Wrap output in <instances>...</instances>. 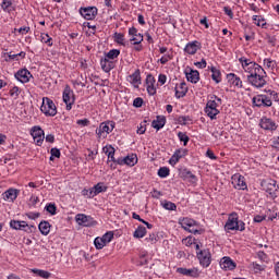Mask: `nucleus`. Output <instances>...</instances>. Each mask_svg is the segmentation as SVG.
I'll return each instance as SVG.
<instances>
[{
    "label": "nucleus",
    "instance_id": "1",
    "mask_svg": "<svg viewBox=\"0 0 279 279\" xmlns=\"http://www.w3.org/2000/svg\"><path fill=\"white\" fill-rule=\"evenodd\" d=\"M239 62L244 71L247 73L246 80L253 88H265L267 85V72L260 64L245 58L241 57Z\"/></svg>",
    "mask_w": 279,
    "mask_h": 279
},
{
    "label": "nucleus",
    "instance_id": "2",
    "mask_svg": "<svg viewBox=\"0 0 279 279\" xmlns=\"http://www.w3.org/2000/svg\"><path fill=\"white\" fill-rule=\"evenodd\" d=\"M225 232H245V222L239 220V214L231 213L225 223Z\"/></svg>",
    "mask_w": 279,
    "mask_h": 279
},
{
    "label": "nucleus",
    "instance_id": "3",
    "mask_svg": "<svg viewBox=\"0 0 279 279\" xmlns=\"http://www.w3.org/2000/svg\"><path fill=\"white\" fill-rule=\"evenodd\" d=\"M222 100L216 95L209 96L206 107H205V114L209 117V119L214 120L217 119V114H219L221 108Z\"/></svg>",
    "mask_w": 279,
    "mask_h": 279
},
{
    "label": "nucleus",
    "instance_id": "4",
    "mask_svg": "<svg viewBox=\"0 0 279 279\" xmlns=\"http://www.w3.org/2000/svg\"><path fill=\"white\" fill-rule=\"evenodd\" d=\"M179 225L186 232H191V234H199V230L197 229L199 228V223L193 218L181 217L179 218Z\"/></svg>",
    "mask_w": 279,
    "mask_h": 279
},
{
    "label": "nucleus",
    "instance_id": "5",
    "mask_svg": "<svg viewBox=\"0 0 279 279\" xmlns=\"http://www.w3.org/2000/svg\"><path fill=\"white\" fill-rule=\"evenodd\" d=\"M40 112H43L45 117H56V114H58V107H56V102H53L51 98L44 97L40 106Z\"/></svg>",
    "mask_w": 279,
    "mask_h": 279
},
{
    "label": "nucleus",
    "instance_id": "6",
    "mask_svg": "<svg viewBox=\"0 0 279 279\" xmlns=\"http://www.w3.org/2000/svg\"><path fill=\"white\" fill-rule=\"evenodd\" d=\"M62 99L65 104V110H73V106H75V92L71 88V85H65L62 92Z\"/></svg>",
    "mask_w": 279,
    "mask_h": 279
},
{
    "label": "nucleus",
    "instance_id": "7",
    "mask_svg": "<svg viewBox=\"0 0 279 279\" xmlns=\"http://www.w3.org/2000/svg\"><path fill=\"white\" fill-rule=\"evenodd\" d=\"M114 130V122L106 121L99 124V128L96 130V134L98 138H108V134H110Z\"/></svg>",
    "mask_w": 279,
    "mask_h": 279
},
{
    "label": "nucleus",
    "instance_id": "8",
    "mask_svg": "<svg viewBox=\"0 0 279 279\" xmlns=\"http://www.w3.org/2000/svg\"><path fill=\"white\" fill-rule=\"evenodd\" d=\"M196 256L199 260L201 267L208 268L210 267V263H213V254H210V250L204 248L199 252H196Z\"/></svg>",
    "mask_w": 279,
    "mask_h": 279
},
{
    "label": "nucleus",
    "instance_id": "9",
    "mask_svg": "<svg viewBox=\"0 0 279 279\" xmlns=\"http://www.w3.org/2000/svg\"><path fill=\"white\" fill-rule=\"evenodd\" d=\"M112 239H114V232L109 231L105 233L101 238H96L94 240V245L96 250H104L108 245V243L112 241Z\"/></svg>",
    "mask_w": 279,
    "mask_h": 279
},
{
    "label": "nucleus",
    "instance_id": "10",
    "mask_svg": "<svg viewBox=\"0 0 279 279\" xmlns=\"http://www.w3.org/2000/svg\"><path fill=\"white\" fill-rule=\"evenodd\" d=\"M31 136H33V141L38 147L43 146V143H45V131L38 125L31 129Z\"/></svg>",
    "mask_w": 279,
    "mask_h": 279
},
{
    "label": "nucleus",
    "instance_id": "11",
    "mask_svg": "<svg viewBox=\"0 0 279 279\" xmlns=\"http://www.w3.org/2000/svg\"><path fill=\"white\" fill-rule=\"evenodd\" d=\"M252 101L253 106H256V108H271V106H274V102H271L269 97L265 96V94L254 96Z\"/></svg>",
    "mask_w": 279,
    "mask_h": 279
},
{
    "label": "nucleus",
    "instance_id": "12",
    "mask_svg": "<svg viewBox=\"0 0 279 279\" xmlns=\"http://www.w3.org/2000/svg\"><path fill=\"white\" fill-rule=\"evenodd\" d=\"M231 184L233 189H236L238 191H247L245 177H243L241 173H235L231 177Z\"/></svg>",
    "mask_w": 279,
    "mask_h": 279
},
{
    "label": "nucleus",
    "instance_id": "13",
    "mask_svg": "<svg viewBox=\"0 0 279 279\" xmlns=\"http://www.w3.org/2000/svg\"><path fill=\"white\" fill-rule=\"evenodd\" d=\"M98 12L99 10L97 9V7H82L80 9V14L81 16H83V19H85V21H95Z\"/></svg>",
    "mask_w": 279,
    "mask_h": 279
},
{
    "label": "nucleus",
    "instance_id": "14",
    "mask_svg": "<svg viewBox=\"0 0 279 279\" xmlns=\"http://www.w3.org/2000/svg\"><path fill=\"white\" fill-rule=\"evenodd\" d=\"M75 221L76 223H78V226H83L84 228H90L93 226H97V222L95 221V219L85 214H77L75 216Z\"/></svg>",
    "mask_w": 279,
    "mask_h": 279
},
{
    "label": "nucleus",
    "instance_id": "15",
    "mask_svg": "<svg viewBox=\"0 0 279 279\" xmlns=\"http://www.w3.org/2000/svg\"><path fill=\"white\" fill-rule=\"evenodd\" d=\"M227 81L228 84L231 88H233V90H239L241 88H243V81L241 80V77L234 73H229L227 74Z\"/></svg>",
    "mask_w": 279,
    "mask_h": 279
},
{
    "label": "nucleus",
    "instance_id": "16",
    "mask_svg": "<svg viewBox=\"0 0 279 279\" xmlns=\"http://www.w3.org/2000/svg\"><path fill=\"white\" fill-rule=\"evenodd\" d=\"M202 49V43H199L198 40H193V41H189L183 51L185 53V56H195V53H197V51H199Z\"/></svg>",
    "mask_w": 279,
    "mask_h": 279
},
{
    "label": "nucleus",
    "instance_id": "17",
    "mask_svg": "<svg viewBox=\"0 0 279 279\" xmlns=\"http://www.w3.org/2000/svg\"><path fill=\"white\" fill-rule=\"evenodd\" d=\"M138 162V156L136 154H131L128 155L124 158H118L117 159V165H120L123 167V165H126V167H134Z\"/></svg>",
    "mask_w": 279,
    "mask_h": 279
},
{
    "label": "nucleus",
    "instance_id": "18",
    "mask_svg": "<svg viewBox=\"0 0 279 279\" xmlns=\"http://www.w3.org/2000/svg\"><path fill=\"white\" fill-rule=\"evenodd\" d=\"M259 125L262 130H266L268 132H276V130H278V124H276V121L267 117L260 119Z\"/></svg>",
    "mask_w": 279,
    "mask_h": 279
},
{
    "label": "nucleus",
    "instance_id": "19",
    "mask_svg": "<svg viewBox=\"0 0 279 279\" xmlns=\"http://www.w3.org/2000/svg\"><path fill=\"white\" fill-rule=\"evenodd\" d=\"M129 36L133 45H141L143 43V34L138 33V29L134 26L129 28Z\"/></svg>",
    "mask_w": 279,
    "mask_h": 279
},
{
    "label": "nucleus",
    "instance_id": "20",
    "mask_svg": "<svg viewBox=\"0 0 279 279\" xmlns=\"http://www.w3.org/2000/svg\"><path fill=\"white\" fill-rule=\"evenodd\" d=\"M220 267L225 271H234L236 269V263L232 258L225 256L220 259Z\"/></svg>",
    "mask_w": 279,
    "mask_h": 279
},
{
    "label": "nucleus",
    "instance_id": "21",
    "mask_svg": "<svg viewBox=\"0 0 279 279\" xmlns=\"http://www.w3.org/2000/svg\"><path fill=\"white\" fill-rule=\"evenodd\" d=\"M145 84H146V90H147L148 95H150V96L156 95V92H157L156 77H154V75H151V74H148L146 76Z\"/></svg>",
    "mask_w": 279,
    "mask_h": 279
},
{
    "label": "nucleus",
    "instance_id": "22",
    "mask_svg": "<svg viewBox=\"0 0 279 279\" xmlns=\"http://www.w3.org/2000/svg\"><path fill=\"white\" fill-rule=\"evenodd\" d=\"M174 90V97H177V99H182V97H186V93H189V86H186V82H181L175 85Z\"/></svg>",
    "mask_w": 279,
    "mask_h": 279
},
{
    "label": "nucleus",
    "instance_id": "23",
    "mask_svg": "<svg viewBox=\"0 0 279 279\" xmlns=\"http://www.w3.org/2000/svg\"><path fill=\"white\" fill-rule=\"evenodd\" d=\"M126 82H130L133 85V87L140 88V86L142 84L141 70L137 69V70H135L134 73L129 75L126 77Z\"/></svg>",
    "mask_w": 279,
    "mask_h": 279
},
{
    "label": "nucleus",
    "instance_id": "24",
    "mask_svg": "<svg viewBox=\"0 0 279 279\" xmlns=\"http://www.w3.org/2000/svg\"><path fill=\"white\" fill-rule=\"evenodd\" d=\"M185 77L191 84H197V82H199V71L186 68Z\"/></svg>",
    "mask_w": 279,
    "mask_h": 279
},
{
    "label": "nucleus",
    "instance_id": "25",
    "mask_svg": "<svg viewBox=\"0 0 279 279\" xmlns=\"http://www.w3.org/2000/svg\"><path fill=\"white\" fill-rule=\"evenodd\" d=\"M15 77L22 84H27L32 77V72H29L27 69H22L15 73Z\"/></svg>",
    "mask_w": 279,
    "mask_h": 279
},
{
    "label": "nucleus",
    "instance_id": "26",
    "mask_svg": "<svg viewBox=\"0 0 279 279\" xmlns=\"http://www.w3.org/2000/svg\"><path fill=\"white\" fill-rule=\"evenodd\" d=\"M177 272L182 276H190V278H199L202 274L197 268H178Z\"/></svg>",
    "mask_w": 279,
    "mask_h": 279
},
{
    "label": "nucleus",
    "instance_id": "27",
    "mask_svg": "<svg viewBox=\"0 0 279 279\" xmlns=\"http://www.w3.org/2000/svg\"><path fill=\"white\" fill-rule=\"evenodd\" d=\"M19 193H21V191L11 187L2 193V198L4 199V202H14L16 197H19Z\"/></svg>",
    "mask_w": 279,
    "mask_h": 279
},
{
    "label": "nucleus",
    "instance_id": "28",
    "mask_svg": "<svg viewBox=\"0 0 279 279\" xmlns=\"http://www.w3.org/2000/svg\"><path fill=\"white\" fill-rule=\"evenodd\" d=\"M186 154H189V150H186L184 148L175 150L169 160L170 165H172V166L178 165V162H180L181 158H184V156H186Z\"/></svg>",
    "mask_w": 279,
    "mask_h": 279
},
{
    "label": "nucleus",
    "instance_id": "29",
    "mask_svg": "<svg viewBox=\"0 0 279 279\" xmlns=\"http://www.w3.org/2000/svg\"><path fill=\"white\" fill-rule=\"evenodd\" d=\"M181 178L182 180H186L187 182H191V184H195L197 182V177L191 172L189 169H183L181 171Z\"/></svg>",
    "mask_w": 279,
    "mask_h": 279
},
{
    "label": "nucleus",
    "instance_id": "30",
    "mask_svg": "<svg viewBox=\"0 0 279 279\" xmlns=\"http://www.w3.org/2000/svg\"><path fill=\"white\" fill-rule=\"evenodd\" d=\"M253 23L256 27H262V29H267V20L263 15H253L252 16Z\"/></svg>",
    "mask_w": 279,
    "mask_h": 279
},
{
    "label": "nucleus",
    "instance_id": "31",
    "mask_svg": "<svg viewBox=\"0 0 279 279\" xmlns=\"http://www.w3.org/2000/svg\"><path fill=\"white\" fill-rule=\"evenodd\" d=\"M100 66L105 73H110L114 69V63L105 57L100 60Z\"/></svg>",
    "mask_w": 279,
    "mask_h": 279
},
{
    "label": "nucleus",
    "instance_id": "32",
    "mask_svg": "<svg viewBox=\"0 0 279 279\" xmlns=\"http://www.w3.org/2000/svg\"><path fill=\"white\" fill-rule=\"evenodd\" d=\"M251 271H253V274H263V271H265V269L267 268V266H265V264H263V262L258 263V262H253L250 267Z\"/></svg>",
    "mask_w": 279,
    "mask_h": 279
},
{
    "label": "nucleus",
    "instance_id": "33",
    "mask_svg": "<svg viewBox=\"0 0 279 279\" xmlns=\"http://www.w3.org/2000/svg\"><path fill=\"white\" fill-rule=\"evenodd\" d=\"M104 154H106V156H108V160H110L111 162H114L117 165V159L114 158V147H112V145H107L102 148Z\"/></svg>",
    "mask_w": 279,
    "mask_h": 279
},
{
    "label": "nucleus",
    "instance_id": "34",
    "mask_svg": "<svg viewBox=\"0 0 279 279\" xmlns=\"http://www.w3.org/2000/svg\"><path fill=\"white\" fill-rule=\"evenodd\" d=\"M40 233L44 236H47L49 234V232H51V225L49 223V221H41L38 226Z\"/></svg>",
    "mask_w": 279,
    "mask_h": 279
},
{
    "label": "nucleus",
    "instance_id": "35",
    "mask_svg": "<svg viewBox=\"0 0 279 279\" xmlns=\"http://www.w3.org/2000/svg\"><path fill=\"white\" fill-rule=\"evenodd\" d=\"M209 70L211 71V80L216 82V84H220L221 82V70L215 66H210Z\"/></svg>",
    "mask_w": 279,
    "mask_h": 279
},
{
    "label": "nucleus",
    "instance_id": "36",
    "mask_svg": "<svg viewBox=\"0 0 279 279\" xmlns=\"http://www.w3.org/2000/svg\"><path fill=\"white\" fill-rule=\"evenodd\" d=\"M165 123H167V119L158 116L157 119L153 121L151 125L155 130H162V128H165Z\"/></svg>",
    "mask_w": 279,
    "mask_h": 279
},
{
    "label": "nucleus",
    "instance_id": "37",
    "mask_svg": "<svg viewBox=\"0 0 279 279\" xmlns=\"http://www.w3.org/2000/svg\"><path fill=\"white\" fill-rule=\"evenodd\" d=\"M264 96L268 97V99L271 101V104H274V101L278 102L279 101V94L278 92L274 90V89H265Z\"/></svg>",
    "mask_w": 279,
    "mask_h": 279
},
{
    "label": "nucleus",
    "instance_id": "38",
    "mask_svg": "<svg viewBox=\"0 0 279 279\" xmlns=\"http://www.w3.org/2000/svg\"><path fill=\"white\" fill-rule=\"evenodd\" d=\"M147 234V228L138 226L133 233L134 239H143Z\"/></svg>",
    "mask_w": 279,
    "mask_h": 279
},
{
    "label": "nucleus",
    "instance_id": "39",
    "mask_svg": "<svg viewBox=\"0 0 279 279\" xmlns=\"http://www.w3.org/2000/svg\"><path fill=\"white\" fill-rule=\"evenodd\" d=\"M32 274H35L36 276H39V278L49 279L51 278V272L38 268H34L31 270Z\"/></svg>",
    "mask_w": 279,
    "mask_h": 279
},
{
    "label": "nucleus",
    "instance_id": "40",
    "mask_svg": "<svg viewBox=\"0 0 279 279\" xmlns=\"http://www.w3.org/2000/svg\"><path fill=\"white\" fill-rule=\"evenodd\" d=\"M119 56H121V50L119 49H111L109 52L105 53V58H107V60H110L111 62L112 60H117Z\"/></svg>",
    "mask_w": 279,
    "mask_h": 279
},
{
    "label": "nucleus",
    "instance_id": "41",
    "mask_svg": "<svg viewBox=\"0 0 279 279\" xmlns=\"http://www.w3.org/2000/svg\"><path fill=\"white\" fill-rule=\"evenodd\" d=\"M113 40H114V43H117V45H121L122 47H125V34L114 33Z\"/></svg>",
    "mask_w": 279,
    "mask_h": 279
},
{
    "label": "nucleus",
    "instance_id": "42",
    "mask_svg": "<svg viewBox=\"0 0 279 279\" xmlns=\"http://www.w3.org/2000/svg\"><path fill=\"white\" fill-rule=\"evenodd\" d=\"M1 8L3 12H14V7H12V0H2Z\"/></svg>",
    "mask_w": 279,
    "mask_h": 279
},
{
    "label": "nucleus",
    "instance_id": "43",
    "mask_svg": "<svg viewBox=\"0 0 279 279\" xmlns=\"http://www.w3.org/2000/svg\"><path fill=\"white\" fill-rule=\"evenodd\" d=\"M94 190V194L97 196L99 193H106L108 191V186H106L104 183H97L92 187Z\"/></svg>",
    "mask_w": 279,
    "mask_h": 279
},
{
    "label": "nucleus",
    "instance_id": "44",
    "mask_svg": "<svg viewBox=\"0 0 279 279\" xmlns=\"http://www.w3.org/2000/svg\"><path fill=\"white\" fill-rule=\"evenodd\" d=\"M40 40L41 43H44V45H47L48 47H53V38H51L49 34L41 33Z\"/></svg>",
    "mask_w": 279,
    "mask_h": 279
},
{
    "label": "nucleus",
    "instance_id": "45",
    "mask_svg": "<svg viewBox=\"0 0 279 279\" xmlns=\"http://www.w3.org/2000/svg\"><path fill=\"white\" fill-rule=\"evenodd\" d=\"M276 65H277L276 60H274L271 58L264 59L265 69H269L270 71H274Z\"/></svg>",
    "mask_w": 279,
    "mask_h": 279
},
{
    "label": "nucleus",
    "instance_id": "46",
    "mask_svg": "<svg viewBox=\"0 0 279 279\" xmlns=\"http://www.w3.org/2000/svg\"><path fill=\"white\" fill-rule=\"evenodd\" d=\"M178 138L179 141H181V143H183L184 147H186V145H189V141H191V138H189V135H186V133L184 132H179Z\"/></svg>",
    "mask_w": 279,
    "mask_h": 279
},
{
    "label": "nucleus",
    "instance_id": "47",
    "mask_svg": "<svg viewBox=\"0 0 279 279\" xmlns=\"http://www.w3.org/2000/svg\"><path fill=\"white\" fill-rule=\"evenodd\" d=\"M10 97H14V99L19 98L21 95V88L19 86H12L9 90Z\"/></svg>",
    "mask_w": 279,
    "mask_h": 279
},
{
    "label": "nucleus",
    "instance_id": "48",
    "mask_svg": "<svg viewBox=\"0 0 279 279\" xmlns=\"http://www.w3.org/2000/svg\"><path fill=\"white\" fill-rule=\"evenodd\" d=\"M182 244L186 247H191V245H195V238L192 235H189L187 238H184L182 240Z\"/></svg>",
    "mask_w": 279,
    "mask_h": 279
},
{
    "label": "nucleus",
    "instance_id": "49",
    "mask_svg": "<svg viewBox=\"0 0 279 279\" xmlns=\"http://www.w3.org/2000/svg\"><path fill=\"white\" fill-rule=\"evenodd\" d=\"M162 208H165L166 210H178V206L175 205V203H171L169 201L162 203Z\"/></svg>",
    "mask_w": 279,
    "mask_h": 279
},
{
    "label": "nucleus",
    "instance_id": "50",
    "mask_svg": "<svg viewBox=\"0 0 279 279\" xmlns=\"http://www.w3.org/2000/svg\"><path fill=\"white\" fill-rule=\"evenodd\" d=\"M169 173H171V170L168 167H161L158 170L159 178H168Z\"/></svg>",
    "mask_w": 279,
    "mask_h": 279
},
{
    "label": "nucleus",
    "instance_id": "51",
    "mask_svg": "<svg viewBox=\"0 0 279 279\" xmlns=\"http://www.w3.org/2000/svg\"><path fill=\"white\" fill-rule=\"evenodd\" d=\"M82 195H83V197H88L89 199H93V197H96L95 191L93 190V187L89 190L84 189L82 191Z\"/></svg>",
    "mask_w": 279,
    "mask_h": 279
},
{
    "label": "nucleus",
    "instance_id": "52",
    "mask_svg": "<svg viewBox=\"0 0 279 279\" xmlns=\"http://www.w3.org/2000/svg\"><path fill=\"white\" fill-rule=\"evenodd\" d=\"M137 134H145L147 132V121H143L137 126Z\"/></svg>",
    "mask_w": 279,
    "mask_h": 279
},
{
    "label": "nucleus",
    "instance_id": "53",
    "mask_svg": "<svg viewBox=\"0 0 279 279\" xmlns=\"http://www.w3.org/2000/svg\"><path fill=\"white\" fill-rule=\"evenodd\" d=\"M16 32H17L19 34H21V36H25V35H27V34H29L31 28H29V26H24V27H21V28H19V29L14 28V34H16Z\"/></svg>",
    "mask_w": 279,
    "mask_h": 279
},
{
    "label": "nucleus",
    "instance_id": "54",
    "mask_svg": "<svg viewBox=\"0 0 279 279\" xmlns=\"http://www.w3.org/2000/svg\"><path fill=\"white\" fill-rule=\"evenodd\" d=\"M45 208L47 213H49L50 215H56V211L58 210V208L56 207V204H52V203L46 205Z\"/></svg>",
    "mask_w": 279,
    "mask_h": 279
},
{
    "label": "nucleus",
    "instance_id": "55",
    "mask_svg": "<svg viewBox=\"0 0 279 279\" xmlns=\"http://www.w3.org/2000/svg\"><path fill=\"white\" fill-rule=\"evenodd\" d=\"M50 154V160H53V158H60L61 156L60 149L58 148H51Z\"/></svg>",
    "mask_w": 279,
    "mask_h": 279
},
{
    "label": "nucleus",
    "instance_id": "56",
    "mask_svg": "<svg viewBox=\"0 0 279 279\" xmlns=\"http://www.w3.org/2000/svg\"><path fill=\"white\" fill-rule=\"evenodd\" d=\"M169 60H173V56H171V54H163L159 59V62H160V64H167V62H169Z\"/></svg>",
    "mask_w": 279,
    "mask_h": 279
},
{
    "label": "nucleus",
    "instance_id": "57",
    "mask_svg": "<svg viewBox=\"0 0 279 279\" xmlns=\"http://www.w3.org/2000/svg\"><path fill=\"white\" fill-rule=\"evenodd\" d=\"M144 100L141 97H137L133 100L134 108H143Z\"/></svg>",
    "mask_w": 279,
    "mask_h": 279
},
{
    "label": "nucleus",
    "instance_id": "58",
    "mask_svg": "<svg viewBox=\"0 0 279 279\" xmlns=\"http://www.w3.org/2000/svg\"><path fill=\"white\" fill-rule=\"evenodd\" d=\"M194 64L195 66H197V69H206L208 63L206 62V59H202L201 61L195 62Z\"/></svg>",
    "mask_w": 279,
    "mask_h": 279
},
{
    "label": "nucleus",
    "instance_id": "59",
    "mask_svg": "<svg viewBox=\"0 0 279 279\" xmlns=\"http://www.w3.org/2000/svg\"><path fill=\"white\" fill-rule=\"evenodd\" d=\"M10 227L13 228V230H19V228H21V220H11Z\"/></svg>",
    "mask_w": 279,
    "mask_h": 279
},
{
    "label": "nucleus",
    "instance_id": "60",
    "mask_svg": "<svg viewBox=\"0 0 279 279\" xmlns=\"http://www.w3.org/2000/svg\"><path fill=\"white\" fill-rule=\"evenodd\" d=\"M4 56H7L5 62H10L11 60H19V54H12V52L4 53Z\"/></svg>",
    "mask_w": 279,
    "mask_h": 279
},
{
    "label": "nucleus",
    "instance_id": "61",
    "mask_svg": "<svg viewBox=\"0 0 279 279\" xmlns=\"http://www.w3.org/2000/svg\"><path fill=\"white\" fill-rule=\"evenodd\" d=\"M158 83L160 84V86H165V84H167V75L166 74H159Z\"/></svg>",
    "mask_w": 279,
    "mask_h": 279
},
{
    "label": "nucleus",
    "instance_id": "62",
    "mask_svg": "<svg viewBox=\"0 0 279 279\" xmlns=\"http://www.w3.org/2000/svg\"><path fill=\"white\" fill-rule=\"evenodd\" d=\"M90 123V121L88 119H82V120H77L76 121V124L77 125H82V128H86L88 126Z\"/></svg>",
    "mask_w": 279,
    "mask_h": 279
},
{
    "label": "nucleus",
    "instance_id": "63",
    "mask_svg": "<svg viewBox=\"0 0 279 279\" xmlns=\"http://www.w3.org/2000/svg\"><path fill=\"white\" fill-rule=\"evenodd\" d=\"M35 230H36V226H33V225H27V227L24 228V232H27V234L34 233Z\"/></svg>",
    "mask_w": 279,
    "mask_h": 279
},
{
    "label": "nucleus",
    "instance_id": "64",
    "mask_svg": "<svg viewBox=\"0 0 279 279\" xmlns=\"http://www.w3.org/2000/svg\"><path fill=\"white\" fill-rule=\"evenodd\" d=\"M272 149H276V151H279V136L275 137L272 140V145H271Z\"/></svg>",
    "mask_w": 279,
    "mask_h": 279
}]
</instances>
